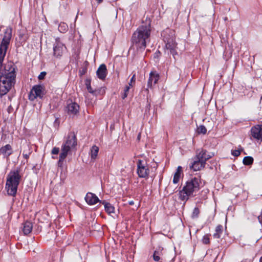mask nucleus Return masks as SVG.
<instances>
[{
    "instance_id": "f257e3e1",
    "label": "nucleus",
    "mask_w": 262,
    "mask_h": 262,
    "mask_svg": "<svg viewBox=\"0 0 262 262\" xmlns=\"http://www.w3.org/2000/svg\"><path fill=\"white\" fill-rule=\"evenodd\" d=\"M11 30L7 29L0 45V96L5 95L15 83V67L12 62H8L3 67L2 63L11 38Z\"/></svg>"
},
{
    "instance_id": "f03ea898",
    "label": "nucleus",
    "mask_w": 262,
    "mask_h": 262,
    "mask_svg": "<svg viewBox=\"0 0 262 262\" xmlns=\"http://www.w3.org/2000/svg\"><path fill=\"white\" fill-rule=\"evenodd\" d=\"M150 25L147 24L140 26L134 33L132 40L137 49H145L146 43L150 40Z\"/></svg>"
},
{
    "instance_id": "7ed1b4c3",
    "label": "nucleus",
    "mask_w": 262,
    "mask_h": 262,
    "mask_svg": "<svg viewBox=\"0 0 262 262\" xmlns=\"http://www.w3.org/2000/svg\"><path fill=\"white\" fill-rule=\"evenodd\" d=\"M21 178L19 168L10 172L7 176L6 183V189L8 195L13 196L16 195Z\"/></svg>"
},
{
    "instance_id": "20e7f679",
    "label": "nucleus",
    "mask_w": 262,
    "mask_h": 262,
    "mask_svg": "<svg viewBox=\"0 0 262 262\" xmlns=\"http://www.w3.org/2000/svg\"><path fill=\"white\" fill-rule=\"evenodd\" d=\"M200 189L199 180L194 178L188 180L182 190L179 192V198L182 201H187L189 197L193 195L194 192L196 193Z\"/></svg>"
},
{
    "instance_id": "39448f33",
    "label": "nucleus",
    "mask_w": 262,
    "mask_h": 262,
    "mask_svg": "<svg viewBox=\"0 0 262 262\" xmlns=\"http://www.w3.org/2000/svg\"><path fill=\"white\" fill-rule=\"evenodd\" d=\"M77 145L76 137L74 133L71 132L68 134L67 140L61 146V152L59 155V162L62 163Z\"/></svg>"
},
{
    "instance_id": "423d86ee",
    "label": "nucleus",
    "mask_w": 262,
    "mask_h": 262,
    "mask_svg": "<svg viewBox=\"0 0 262 262\" xmlns=\"http://www.w3.org/2000/svg\"><path fill=\"white\" fill-rule=\"evenodd\" d=\"M162 34L165 43V52L168 53L169 52L176 58V56L178 55L177 45L174 40L173 32L167 30L164 31Z\"/></svg>"
},
{
    "instance_id": "0eeeda50",
    "label": "nucleus",
    "mask_w": 262,
    "mask_h": 262,
    "mask_svg": "<svg viewBox=\"0 0 262 262\" xmlns=\"http://www.w3.org/2000/svg\"><path fill=\"white\" fill-rule=\"evenodd\" d=\"M45 89L41 85H34L30 92L29 99L31 101H33L37 98H41L43 97L45 93Z\"/></svg>"
},
{
    "instance_id": "6e6552de",
    "label": "nucleus",
    "mask_w": 262,
    "mask_h": 262,
    "mask_svg": "<svg viewBox=\"0 0 262 262\" xmlns=\"http://www.w3.org/2000/svg\"><path fill=\"white\" fill-rule=\"evenodd\" d=\"M66 49L64 45L60 41V38H56L53 47L54 55L56 57L61 56Z\"/></svg>"
},
{
    "instance_id": "1a4fd4ad",
    "label": "nucleus",
    "mask_w": 262,
    "mask_h": 262,
    "mask_svg": "<svg viewBox=\"0 0 262 262\" xmlns=\"http://www.w3.org/2000/svg\"><path fill=\"white\" fill-rule=\"evenodd\" d=\"M196 156L192 164H205L206 161L211 158V156L207 155L206 151L204 150L198 149L196 150Z\"/></svg>"
},
{
    "instance_id": "9d476101",
    "label": "nucleus",
    "mask_w": 262,
    "mask_h": 262,
    "mask_svg": "<svg viewBox=\"0 0 262 262\" xmlns=\"http://www.w3.org/2000/svg\"><path fill=\"white\" fill-rule=\"evenodd\" d=\"M251 133L253 138L262 141V125H257L252 127Z\"/></svg>"
},
{
    "instance_id": "9b49d317",
    "label": "nucleus",
    "mask_w": 262,
    "mask_h": 262,
    "mask_svg": "<svg viewBox=\"0 0 262 262\" xmlns=\"http://www.w3.org/2000/svg\"><path fill=\"white\" fill-rule=\"evenodd\" d=\"M137 173L140 178H147L149 173L148 165H138Z\"/></svg>"
},
{
    "instance_id": "f8f14e48",
    "label": "nucleus",
    "mask_w": 262,
    "mask_h": 262,
    "mask_svg": "<svg viewBox=\"0 0 262 262\" xmlns=\"http://www.w3.org/2000/svg\"><path fill=\"white\" fill-rule=\"evenodd\" d=\"M79 106L75 103L72 102L68 104L67 106V113L70 115H76L79 113Z\"/></svg>"
},
{
    "instance_id": "ddd939ff",
    "label": "nucleus",
    "mask_w": 262,
    "mask_h": 262,
    "mask_svg": "<svg viewBox=\"0 0 262 262\" xmlns=\"http://www.w3.org/2000/svg\"><path fill=\"white\" fill-rule=\"evenodd\" d=\"M159 79V74L156 72H151L147 82L148 88H151L152 84L155 85Z\"/></svg>"
},
{
    "instance_id": "4468645a",
    "label": "nucleus",
    "mask_w": 262,
    "mask_h": 262,
    "mask_svg": "<svg viewBox=\"0 0 262 262\" xmlns=\"http://www.w3.org/2000/svg\"><path fill=\"white\" fill-rule=\"evenodd\" d=\"M85 200L88 204L91 205H94L100 201L98 198L95 194L91 192H88L86 194Z\"/></svg>"
},
{
    "instance_id": "2eb2a0df",
    "label": "nucleus",
    "mask_w": 262,
    "mask_h": 262,
    "mask_svg": "<svg viewBox=\"0 0 262 262\" xmlns=\"http://www.w3.org/2000/svg\"><path fill=\"white\" fill-rule=\"evenodd\" d=\"M97 75L100 79H104L106 76L107 69L104 64H101L97 71Z\"/></svg>"
},
{
    "instance_id": "dca6fc26",
    "label": "nucleus",
    "mask_w": 262,
    "mask_h": 262,
    "mask_svg": "<svg viewBox=\"0 0 262 262\" xmlns=\"http://www.w3.org/2000/svg\"><path fill=\"white\" fill-rule=\"evenodd\" d=\"M12 148L10 145L7 144L0 148V155L8 157L12 153Z\"/></svg>"
},
{
    "instance_id": "f3484780",
    "label": "nucleus",
    "mask_w": 262,
    "mask_h": 262,
    "mask_svg": "<svg viewBox=\"0 0 262 262\" xmlns=\"http://www.w3.org/2000/svg\"><path fill=\"white\" fill-rule=\"evenodd\" d=\"M33 225L31 222L26 221L23 225V231L25 235L29 234L32 230Z\"/></svg>"
},
{
    "instance_id": "a211bd4d",
    "label": "nucleus",
    "mask_w": 262,
    "mask_h": 262,
    "mask_svg": "<svg viewBox=\"0 0 262 262\" xmlns=\"http://www.w3.org/2000/svg\"><path fill=\"white\" fill-rule=\"evenodd\" d=\"M182 172V167L180 166H178L176 172L174 174L173 179V183L174 184H177L181 177V174Z\"/></svg>"
},
{
    "instance_id": "6ab92c4d",
    "label": "nucleus",
    "mask_w": 262,
    "mask_h": 262,
    "mask_svg": "<svg viewBox=\"0 0 262 262\" xmlns=\"http://www.w3.org/2000/svg\"><path fill=\"white\" fill-rule=\"evenodd\" d=\"M223 227L222 225H219L216 226L215 229V233L213 234V237L216 238H220L221 235L223 232Z\"/></svg>"
},
{
    "instance_id": "aec40b11",
    "label": "nucleus",
    "mask_w": 262,
    "mask_h": 262,
    "mask_svg": "<svg viewBox=\"0 0 262 262\" xmlns=\"http://www.w3.org/2000/svg\"><path fill=\"white\" fill-rule=\"evenodd\" d=\"M102 204H104L105 210L108 214L114 212V207L110 203L103 202Z\"/></svg>"
},
{
    "instance_id": "412c9836",
    "label": "nucleus",
    "mask_w": 262,
    "mask_h": 262,
    "mask_svg": "<svg viewBox=\"0 0 262 262\" xmlns=\"http://www.w3.org/2000/svg\"><path fill=\"white\" fill-rule=\"evenodd\" d=\"M99 148L96 146H93L91 149V158L95 159L98 153Z\"/></svg>"
},
{
    "instance_id": "4be33fe9",
    "label": "nucleus",
    "mask_w": 262,
    "mask_h": 262,
    "mask_svg": "<svg viewBox=\"0 0 262 262\" xmlns=\"http://www.w3.org/2000/svg\"><path fill=\"white\" fill-rule=\"evenodd\" d=\"M205 165H191L189 168L193 171H196L203 169Z\"/></svg>"
},
{
    "instance_id": "5701e85b",
    "label": "nucleus",
    "mask_w": 262,
    "mask_h": 262,
    "mask_svg": "<svg viewBox=\"0 0 262 262\" xmlns=\"http://www.w3.org/2000/svg\"><path fill=\"white\" fill-rule=\"evenodd\" d=\"M85 85L87 88L88 91L90 93H91L93 95H96V91L93 90L91 88L90 81L89 80H86L85 81Z\"/></svg>"
},
{
    "instance_id": "b1692460",
    "label": "nucleus",
    "mask_w": 262,
    "mask_h": 262,
    "mask_svg": "<svg viewBox=\"0 0 262 262\" xmlns=\"http://www.w3.org/2000/svg\"><path fill=\"white\" fill-rule=\"evenodd\" d=\"M58 30L60 32L64 33L68 30V26L64 23H61L59 25Z\"/></svg>"
},
{
    "instance_id": "393cba45",
    "label": "nucleus",
    "mask_w": 262,
    "mask_h": 262,
    "mask_svg": "<svg viewBox=\"0 0 262 262\" xmlns=\"http://www.w3.org/2000/svg\"><path fill=\"white\" fill-rule=\"evenodd\" d=\"M66 170H67L66 165L60 164V165H58L57 170H58V171H60L62 176L65 175L66 172Z\"/></svg>"
},
{
    "instance_id": "a878e982",
    "label": "nucleus",
    "mask_w": 262,
    "mask_h": 262,
    "mask_svg": "<svg viewBox=\"0 0 262 262\" xmlns=\"http://www.w3.org/2000/svg\"><path fill=\"white\" fill-rule=\"evenodd\" d=\"M161 251H155L153 254L154 260L156 261H159L160 259V255H161Z\"/></svg>"
},
{
    "instance_id": "bb28decb",
    "label": "nucleus",
    "mask_w": 262,
    "mask_h": 262,
    "mask_svg": "<svg viewBox=\"0 0 262 262\" xmlns=\"http://www.w3.org/2000/svg\"><path fill=\"white\" fill-rule=\"evenodd\" d=\"M243 164H252L253 158L250 156L245 157L243 160Z\"/></svg>"
},
{
    "instance_id": "cd10ccee",
    "label": "nucleus",
    "mask_w": 262,
    "mask_h": 262,
    "mask_svg": "<svg viewBox=\"0 0 262 262\" xmlns=\"http://www.w3.org/2000/svg\"><path fill=\"white\" fill-rule=\"evenodd\" d=\"M200 214V210L198 207H195L192 212L191 217L193 219L197 218Z\"/></svg>"
},
{
    "instance_id": "c85d7f7f",
    "label": "nucleus",
    "mask_w": 262,
    "mask_h": 262,
    "mask_svg": "<svg viewBox=\"0 0 262 262\" xmlns=\"http://www.w3.org/2000/svg\"><path fill=\"white\" fill-rule=\"evenodd\" d=\"M210 236V234H206L205 235L203 238H202V243L204 244H209L210 243V238L209 236Z\"/></svg>"
},
{
    "instance_id": "c756f323",
    "label": "nucleus",
    "mask_w": 262,
    "mask_h": 262,
    "mask_svg": "<svg viewBox=\"0 0 262 262\" xmlns=\"http://www.w3.org/2000/svg\"><path fill=\"white\" fill-rule=\"evenodd\" d=\"M131 88L129 87V86H126L124 90V93L123 94L122 96V98L123 99H125L126 97H127L129 91Z\"/></svg>"
},
{
    "instance_id": "7c9ffc66",
    "label": "nucleus",
    "mask_w": 262,
    "mask_h": 262,
    "mask_svg": "<svg viewBox=\"0 0 262 262\" xmlns=\"http://www.w3.org/2000/svg\"><path fill=\"white\" fill-rule=\"evenodd\" d=\"M198 132L199 134H205L207 132V129L204 125H201L198 128Z\"/></svg>"
},
{
    "instance_id": "2f4dec72",
    "label": "nucleus",
    "mask_w": 262,
    "mask_h": 262,
    "mask_svg": "<svg viewBox=\"0 0 262 262\" xmlns=\"http://www.w3.org/2000/svg\"><path fill=\"white\" fill-rule=\"evenodd\" d=\"M241 152V150H232L231 154L234 157H237L240 155Z\"/></svg>"
},
{
    "instance_id": "473e14b6",
    "label": "nucleus",
    "mask_w": 262,
    "mask_h": 262,
    "mask_svg": "<svg viewBox=\"0 0 262 262\" xmlns=\"http://www.w3.org/2000/svg\"><path fill=\"white\" fill-rule=\"evenodd\" d=\"M135 79H136L135 78V74H134L130 80V82H129L128 85H127V86H129L130 88H132L133 87L132 83H135Z\"/></svg>"
},
{
    "instance_id": "72a5a7b5",
    "label": "nucleus",
    "mask_w": 262,
    "mask_h": 262,
    "mask_svg": "<svg viewBox=\"0 0 262 262\" xmlns=\"http://www.w3.org/2000/svg\"><path fill=\"white\" fill-rule=\"evenodd\" d=\"M59 152V148L58 147H54L51 151L52 155H57Z\"/></svg>"
},
{
    "instance_id": "f704fd0d",
    "label": "nucleus",
    "mask_w": 262,
    "mask_h": 262,
    "mask_svg": "<svg viewBox=\"0 0 262 262\" xmlns=\"http://www.w3.org/2000/svg\"><path fill=\"white\" fill-rule=\"evenodd\" d=\"M46 75V72H42L40 73V74L39 75L38 78L39 80H42L44 79L45 76Z\"/></svg>"
},
{
    "instance_id": "c9c22d12",
    "label": "nucleus",
    "mask_w": 262,
    "mask_h": 262,
    "mask_svg": "<svg viewBox=\"0 0 262 262\" xmlns=\"http://www.w3.org/2000/svg\"><path fill=\"white\" fill-rule=\"evenodd\" d=\"M23 156L26 159H27L29 157V155L27 154H23Z\"/></svg>"
},
{
    "instance_id": "e433bc0d",
    "label": "nucleus",
    "mask_w": 262,
    "mask_h": 262,
    "mask_svg": "<svg viewBox=\"0 0 262 262\" xmlns=\"http://www.w3.org/2000/svg\"><path fill=\"white\" fill-rule=\"evenodd\" d=\"M140 138H141V133H139L137 137V140L138 141H139L140 140Z\"/></svg>"
},
{
    "instance_id": "4c0bfd02",
    "label": "nucleus",
    "mask_w": 262,
    "mask_h": 262,
    "mask_svg": "<svg viewBox=\"0 0 262 262\" xmlns=\"http://www.w3.org/2000/svg\"><path fill=\"white\" fill-rule=\"evenodd\" d=\"M138 164H141V160H139L138 162Z\"/></svg>"
},
{
    "instance_id": "58836bf2",
    "label": "nucleus",
    "mask_w": 262,
    "mask_h": 262,
    "mask_svg": "<svg viewBox=\"0 0 262 262\" xmlns=\"http://www.w3.org/2000/svg\"><path fill=\"white\" fill-rule=\"evenodd\" d=\"M259 262H262V256L259 259Z\"/></svg>"
},
{
    "instance_id": "ea45409f",
    "label": "nucleus",
    "mask_w": 262,
    "mask_h": 262,
    "mask_svg": "<svg viewBox=\"0 0 262 262\" xmlns=\"http://www.w3.org/2000/svg\"><path fill=\"white\" fill-rule=\"evenodd\" d=\"M129 204H130V205L133 204V202H130L129 203Z\"/></svg>"
},
{
    "instance_id": "a19ab883",
    "label": "nucleus",
    "mask_w": 262,
    "mask_h": 262,
    "mask_svg": "<svg viewBox=\"0 0 262 262\" xmlns=\"http://www.w3.org/2000/svg\"><path fill=\"white\" fill-rule=\"evenodd\" d=\"M157 56H158V54H159V52L157 53Z\"/></svg>"
},
{
    "instance_id": "79ce46f5",
    "label": "nucleus",
    "mask_w": 262,
    "mask_h": 262,
    "mask_svg": "<svg viewBox=\"0 0 262 262\" xmlns=\"http://www.w3.org/2000/svg\"><path fill=\"white\" fill-rule=\"evenodd\" d=\"M10 108H11V106H10V107H9V110H10Z\"/></svg>"
},
{
    "instance_id": "37998d69",
    "label": "nucleus",
    "mask_w": 262,
    "mask_h": 262,
    "mask_svg": "<svg viewBox=\"0 0 262 262\" xmlns=\"http://www.w3.org/2000/svg\"><path fill=\"white\" fill-rule=\"evenodd\" d=\"M35 166H33L32 169H34L35 168Z\"/></svg>"
},
{
    "instance_id": "c03bdc74",
    "label": "nucleus",
    "mask_w": 262,
    "mask_h": 262,
    "mask_svg": "<svg viewBox=\"0 0 262 262\" xmlns=\"http://www.w3.org/2000/svg\"><path fill=\"white\" fill-rule=\"evenodd\" d=\"M159 262H162V261H159Z\"/></svg>"
}]
</instances>
